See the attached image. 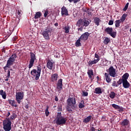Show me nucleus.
<instances>
[{
    "label": "nucleus",
    "instance_id": "f257e3e1",
    "mask_svg": "<svg viewBox=\"0 0 131 131\" xmlns=\"http://www.w3.org/2000/svg\"><path fill=\"white\" fill-rule=\"evenodd\" d=\"M107 73H104V77L106 80L107 83H110L112 79L110 78V76L112 77H116L117 76V74L116 73V70L114 69L113 66H111L108 69L106 70Z\"/></svg>",
    "mask_w": 131,
    "mask_h": 131
},
{
    "label": "nucleus",
    "instance_id": "f03ea898",
    "mask_svg": "<svg viewBox=\"0 0 131 131\" xmlns=\"http://www.w3.org/2000/svg\"><path fill=\"white\" fill-rule=\"evenodd\" d=\"M67 111L73 113V110L76 108V99L75 97H69L67 100Z\"/></svg>",
    "mask_w": 131,
    "mask_h": 131
},
{
    "label": "nucleus",
    "instance_id": "7ed1b4c3",
    "mask_svg": "<svg viewBox=\"0 0 131 131\" xmlns=\"http://www.w3.org/2000/svg\"><path fill=\"white\" fill-rule=\"evenodd\" d=\"M67 118L64 117L61 114V113H58L56 118V123L57 125H64L66 124Z\"/></svg>",
    "mask_w": 131,
    "mask_h": 131
},
{
    "label": "nucleus",
    "instance_id": "20e7f679",
    "mask_svg": "<svg viewBox=\"0 0 131 131\" xmlns=\"http://www.w3.org/2000/svg\"><path fill=\"white\" fill-rule=\"evenodd\" d=\"M41 72V66L39 64L37 66V70L36 69H33L31 72V74L32 76H34L35 80H38L40 76V73Z\"/></svg>",
    "mask_w": 131,
    "mask_h": 131
},
{
    "label": "nucleus",
    "instance_id": "39448f33",
    "mask_svg": "<svg viewBox=\"0 0 131 131\" xmlns=\"http://www.w3.org/2000/svg\"><path fill=\"white\" fill-rule=\"evenodd\" d=\"M16 58H17V54H13L8 59L6 66L3 68L5 72H6V71H7V70H8L7 68H10V67L12 66L13 65V64H14V62H15V60H16Z\"/></svg>",
    "mask_w": 131,
    "mask_h": 131
},
{
    "label": "nucleus",
    "instance_id": "423d86ee",
    "mask_svg": "<svg viewBox=\"0 0 131 131\" xmlns=\"http://www.w3.org/2000/svg\"><path fill=\"white\" fill-rule=\"evenodd\" d=\"M91 22V20L89 21V20L85 18L80 19L77 21L76 25L78 27H80V26L82 27H88V26L90 25Z\"/></svg>",
    "mask_w": 131,
    "mask_h": 131
},
{
    "label": "nucleus",
    "instance_id": "0eeeda50",
    "mask_svg": "<svg viewBox=\"0 0 131 131\" xmlns=\"http://www.w3.org/2000/svg\"><path fill=\"white\" fill-rule=\"evenodd\" d=\"M11 125H12V122H11V120H6L4 121L3 128L4 130L10 131L12 128V127H11Z\"/></svg>",
    "mask_w": 131,
    "mask_h": 131
},
{
    "label": "nucleus",
    "instance_id": "6e6552de",
    "mask_svg": "<svg viewBox=\"0 0 131 131\" xmlns=\"http://www.w3.org/2000/svg\"><path fill=\"white\" fill-rule=\"evenodd\" d=\"M104 31L107 33V34H109V35L112 36L113 38H115L116 37L117 33L115 31H113V28L107 27L104 29Z\"/></svg>",
    "mask_w": 131,
    "mask_h": 131
},
{
    "label": "nucleus",
    "instance_id": "1a4fd4ad",
    "mask_svg": "<svg viewBox=\"0 0 131 131\" xmlns=\"http://www.w3.org/2000/svg\"><path fill=\"white\" fill-rule=\"evenodd\" d=\"M129 77V74L128 73H125V77L123 82V86L124 89H128L130 86V84L127 81V79Z\"/></svg>",
    "mask_w": 131,
    "mask_h": 131
},
{
    "label": "nucleus",
    "instance_id": "9d476101",
    "mask_svg": "<svg viewBox=\"0 0 131 131\" xmlns=\"http://www.w3.org/2000/svg\"><path fill=\"white\" fill-rule=\"evenodd\" d=\"M36 60V56L35 54L33 52H30V63L29 64V69H30L32 67H33L34 64V61Z\"/></svg>",
    "mask_w": 131,
    "mask_h": 131
},
{
    "label": "nucleus",
    "instance_id": "9b49d317",
    "mask_svg": "<svg viewBox=\"0 0 131 131\" xmlns=\"http://www.w3.org/2000/svg\"><path fill=\"white\" fill-rule=\"evenodd\" d=\"M16 101L18 104H21V100H23L24 98V93L22 92H16L15 95Z\"/></svg>",
    "mask_w": 131,
    "mask_h": 131
},
{
    "label": "nucleus",
    "instance_id": "f8f14e48",
    "mask_svg": "<svg viewBox=\"0 0 131 131\" xmlns=\"http://www.w3.org/2000/svg\"><path fill=\"white\" fill-rule=\"evenodd\" d=\"M56 89L58 93H61V91L63 90V79H59L57 83Z\"/></svg>",
    "mask_w": 131,
    "mask_h": 131
},
{
    "label": "nucleus",
    "instance_id": "ddd939ff",
    "mask_svg": "<svg viewBox=\"0 0 131 131\" xmlns=\"http://www.w3.org/2000/svg\"><path fill=\"white\" fill-rule=\"evenodd\" d=\"M51 32V29L47 28V29L45 30V31H43L42 32V35H43L44 38L45 39H47V40H49L50 39V35L49 34V33Z\"/></svg>",
    "mask_w": 131,
    "mask_h": 131
},
{
    "label": "nucleus",
    "instance_id": "4468645a",
    "mask_svg": "<svg viewBox=\"0 0 131 131\" xmlns=\"http://www.w3.org/2000/svg\"><path fill=\"white\" fill-rule=\"evenodd\" d=\"M89 36H90V34L88 32H86L82 34L80 37H79L81 40H83V41H86L89 39Z\"/></svg>",
    "mask_w": 131,
    "mask_h": 131
},
{
    "label": "nucleus",
    "instance_id": "2eb2a0df",
    "mask_svg": "<svg viewBox=\"0 0 131 131\" xmlns=\"http://www.w3.org/2000/svg\"><path fill=\"white\" fill-rule=\"evenodd\" d=\"M61 16H70V14H68V10L65 6L61 8Z\"/></svg>",
    "mask_w": 131,
    "mask_h": 131
},
{
    "label": "nucleus",
    "instance_id": "dca6fc26",
    "mask_svg": "<svg viewBox=\"0 0 131 131\" xmlns=\"http://www.w3.org/2000/svg\"><path fill=\"white\" fill-rule=\"evenodd\" d=\"M87 73L91 81H93L94 80V77H93L94 76V71L93 70H88Z\"/></svg>",
    "mask_w": 131,
    "mask_h": 131
},
{
    "label": "nucleus",
    "instance_id": "f3484780",
    "mask_svg": "<svg viewBox=\"0 0 131 131\" xmlns=\"http://www.w3.org/2000/svg\"><path fill=\"white\" fill-rule=\"evenodd\" d=\"M47 67L50 70H52L54 67V64L51 60H49L47 63Z\"/></svg>",
    "mask_w": 131,
    "mask_h": 131
},
{
    "label": "nucleus",
    "instance_id": "a211bd4d",
    "mask_svg": "<svg viewBox=\"0 0 131 131\" xmlns=\"http://www.w3.org/2000/svg\"><path fill=\"white\" fill-rule=\"evenodd\" d=\"M57 80H58V74H52L51 77V81L54 82V81H57Z\"/></svg>",
    "mask_w": 131,
    "mask_h": 131
},
{
    "label": "nucleus",
    "instance_id": "6ab92c4d",
    "mask_svg": "<svg viewBox=\"0 0 131 131\" xmlns=\"http://www.w3.org/2000/svg\"><path fill=\"white\" fill-rule=\"evenodd\" d=\"M129 123V121L127 120V119H125L122 120V121L121 123V125L122 126H127L128 125V124Z\"/></svg>",
    "mask_w": 131,
    "mask_h": 131
},
{
    "label": "nucleus",
    "instance_id": "aec40b11",
    "mask_svg": "<svg viewBox=\"0 0 131 131\" xmlns=\"http://www.w3.org/2000/svg\"><path fill=\"white\" fill-rule=\"evenodd\" d=\"M94 94H97L100 95L103 92H102V89L100 87H97L95 88V91H94Z\"/></svg>",
    "mask_w": 131,
    "mask_h": 131
},
{
    "label": "nucleus",
    "instance_id": "412c9836",
    "mask_svg": "<svg viewBox=\"0 0 131 131\" xmlns=\"http://www.w3.org/2000/svg\"><path fill=\"white\" fill-rule=\"evenodd\" d=\"M8 102L10 105H11L12 107H17V102L15 100H12L11 99L8 100Z\"/></svg>",
    "mask_w": 131,
    "mask_h": 131
},
{
    "label": "nucleus",
    "instance_id": "4be33fe9",
    "mask_svg": "<svg viewBox=\"0 0 131 131\" xmlns=\"http://www.w3.org/2000/svg\"><path fill=\"white\" fill-rule=\"evenodd\" d=\"M125 77V73L122 76V78L119 79L117 82L118 85H120L122 83H123V80H124V77Z\"/></svg>",
    "mask_w": 131,
    "mask_h": 131
},
{
    "label": "nucleus",
    "instance_id": "5701e85b",
    "mask_svg": "<svg viewBox=\"0 0 131 131\" xmlns=\"http://www.w3.org/2000/svg\"><path fill=\"white\" fill-rule=\"evenodd\" d=\"M0 95L1 96H2L3 99L6 100L7 98V93H6V92H4V90H0Z\"/></svg>",
    "mask_w": 131,
    "mask_h": 131
},
{
    "label": "nucleus",
    "instance_id": "b1692460",
    "mask_svg": "<svg viewBox=\"0 0 131 131\" xmlns=\"http://www.w3.org/2000/svg\"><path fill=\"white\" fill-rule=\"evenodd\" d=\"M91 120H92V116H89L83 120V122L84 123H89Z\"/></svg>",
    "mask_w": 131,
    "mask_h": 131
},
{
    "label": "nucleus",
    "instance_id": "393cba45",
    "mask_svg": "<svg viewBox=\"0 0 131 131\" xmlns=\"http://www.w3.org/2000/svg\"><path fill=\"white\" fill-rule=\"evenodd\" d=\"M94 22L97 26H99L100 25V22H101V19L99 17H95Z\"/></svg>",
    "mask_w": 131,
    "mask_h": 131
},
{
    "label": "nucleus",
    "instance_id": "a878e982",
    "mask_svg": "<svg viewBox=\"0 0 131 131\" xmlns=\"http://www.w3.org/2000/svg\"><path fill=\"white\" fill-rule=\"evenodd\" d=\"M114 23L115 25V27L118 28L119 26H120V24L122 23V21L120 19H118L115 21Z\"/></svg>",
    "mask_w": 131,
    "mask_h": 131
},
{
    "label": "nucleus",
    "instance_id": "bb28decb",
    "mask_svg": "<svg viewBox=\"0 0 131 131\" xmlns=\"http://www.w3.org/2000/svg\"><path fill=\"white\" fill-rule=\"evenodd\" d=\"M82 41V40L80 38H79L75 42V46L77 47H81V43L80 42V41Z\"/></svg>",
    "mask_w": 131,
    "mask_h": 131
},
{
    "label": "nucleus",
    "instance_id": "cd10ccee",
    "mask_svg": "<svg viewBox=\"0 0 131 131\" xmlns=\"http://www.w3.org/2000/svg\"><path fill=\"white\" fill-rule=\"evenodd\" d=\"M41 16V12L38 11L36 13L34 16V19H39Z\"/></svg>",
    "mask_w": 131,
    "mask_h": 131
},
{
    "label": "nucleus",
    "instance_id": "c85d7f7f",
    "mask_svg": "<svg viewBox=\"0 0 131 131\" xmlns=\"http://www.w3.org/2000/svg\"><path fill=\"white\" fill-rule=\"evenodd\" d=\"M98 60H96V59H94V60L92 61H89L88 62V64L89 66H92V65H93L94 64H97V63H98Z\"/></svg>",
    "mask_w": 131,
    "mask_h": 131
},
{
    "label": "nucleus",
    "instance_id": "c756f323",
    "mask_svg": "<svg viewBox=\"0 0 131 131\" xmlns=\"http://www.w3.org/2000/svg\"><path fill=\"white\" fill-rule=\"evenodd\" d=\"M127 17V14H124L123 15H122L121 18L120 20L122 21V23H123L124 21H125V19Z\"/></svg>",
    "mask_w": 131,
    "mask_h": 131
},
{
    "label": "nucleus",
    "instance_id": "7c9ffc66",
    "mask_svg": "<svg viewBox=\"0 0 131 131\" xmlns=\"http://www.w3.org/2000/svg\"><path fill=\"white\" fill-rule=\"evenodd\" d=\"M110 41H111L110 38L106 37H105V38L103 41V43H104V45H107L108 43H109V42H110Z\"/></svg>",
    "mask_w": 131,
    "mask_h": 131
},
{
    "label": "nucleus",
    "instance_id": "2f4dec72",
    "mask_svg": "<svg viewBox=\"0 0 131 131\" xmlns=\"http://www.w3.org/2000/svg\"><path fill=\"white\" fill-rule=\"evenodd\" d=\"M115 96H116V93L114 92H111V93L110 94V98H111V99H114Z\"/></svg>",
    "mask_w": 131,
    "mask_h": 131
},
{
    "label": "nucleus",
    "instance_id": "473e14b6",
    "mask_svg": "<svg viewBox=\"0 0 131 131\" xmlns=\"http://www.w3.org/2000/svg\"><path fill=\"white\" fill-rule=\"evenodd\" d=\"M79 108H80V109H82V108H84V102L83 101V100H82V101H81V102H80L79 103Z\"/></svg>",
    "mask_w": 131,
    "mask_h": 131
},
{
    "label": "nucleus",
    "instance_id": "72a5a7b5",
    "mask_svg": "<svg viewBox=\"0 0 131 131\" xmlns=\"http://www.w3.org/2000/svg\"><path fill=\"white\" fill-rule=\"evenodd\" d=\"M46 116L48 117L49 116V114H50V112H49V105H47L46 110L45 111Z\"/></svg>",
    "mask_w": 131,
    "mask_h": 131
},
{
    "label": "nucleus",
    "instance_id": "f704fd0d",
    "mask_svg": "<svg viewBox=\"0 0 131 131\" xmlns=\"http://www.w3.org/2000/svg\"><path fill=\"white\" fill-rule=\"evenodd\" d=\"M112 86H113L114 88H118V84H117L116 81H113Z\"/></svg>",
    "mask_w": 131,
    "mask_h": 131
},
{
    "label": "nucleus",
    "instance_id": "c9c22d12",
    "mask_svg": "<svg viewBox=\"0 0 131 131\" xmlns=\"http://www.w3.org/2000/svg\"><path fill=\"white\" fill-rule=\"evenodd\" d=\"M112 106L113 108H114L116 110H118L120 107V106L115 104H112Z\"/></svg>",
    "mask_w": 131,
    "mask_h": 131
},
{
    "label": "nucleus",
    "instance_id": "e433bc0d",
    "mask_svg": "<svg viewBox=\"0 0 131 131\" xmlns=\"http://www.w3.org/2000/svg\"><path fill=\"white\" fill-rule=\"evenodd\" d=\"M69 3H73L74 4H77V3H79L80 0H68Z\"/></svg>",
    "mask_w": 131,
    "mask_h": 131
},
{
    "label": "nucleus",
    "instance_id": "4c0bfd02",
    "mask_svg": "<svg viewBox=\"0 0 131 131\" xmlns=\"http://www.w3.org/2000/svg\"><path fill=\"white\" fill-rule=\"evenodd\" d=\"M129 5V3H127L124 7V8H123V10L125 12V11H126V10H127V8H128V5Z\"/></svg>",
    "mask_w": 131,
    "mask_h": 131
},
{
    "label": "nucleus",
    "instance_id": "58836bf2",
    "mask_svg": "<svg viewBox=\"0 0 131 131\" xmlns=\"http://www.w3.org/2000/svg\"><path fill=\"white\" fill-rule=\"evenodd\" d=\"M95 58H96V59H95V60H97V62H99V61L100 60V56H99V55H98V54H97V53L95 54Z\"/></svg>",
    "mask_w": 131,
    "mask_h": 131
},
{
    "label": "nucleus",
    "instance_id": "ea45409f",
    "mask_svg": "<svg viewBox=\"0 0 131 131\" xmlns=\"http://www.w3.org/2000/svg\"><path fill=\"white\" fill-rule=\"evenodd\" d=\"M69 29H70V28L69 27H64V33H69Z\"/></svg>",
    "mask_w": 131,
    "mask_h": 131
},
{
    "label": "nucleus",
    "instance_id": "a19ab883",
    "mask_svg": "<svg viewBox=\"0 0 131 131\" xmlns=\"http://www.w3.org/2000/svg\"><path fill=\"white\" fill-rule=\"evenodd\" d=\"M85 12L87 13V14H89V15H92V10L90 9H86Z\"/></svg>",
    "mask_w": 131,
    "mask_h": 131
},
{
    "label": "nucleus",
    "instance_id": "79ce46f5",
    "mask_svg": "<svg viewBox=\"0 0 131 131\" xmlns=\"http://www.w3.org/2000/svg\"><path fill=\"white\" fill-rule=\"evenodd\" d=\"M57 111L58 112H62V106L58 105L57 106Z\"/></svg>",
    "mask_w": 131,
    "mask_h": 131
},
{
    "label": "nucleus",
    "instance_id": "37998d69",
    "mask_svg": "<svg viewBox=\"0 0 131 131\" xmlns=\"http://www.w3.org/2000/svg\"><path fill=\"white\" fill-rule=\"evenodd\" d=\"M17 18H20L21 17V15H22L21 14V12H20V11H17Z\"/></svg>",
    "mask_w": 131,
    "mask_h": 131
},
{
    "label": "nucleus",
    "instance_id": "c03bdc74",
    "mask_svg": "<svg viewBox=\"0 0 131 131\" xmlns=\"http://www.w3.org/2000/svg\"><path fill=\"white\" fill-rule=\"evenodd\" d=\"M10 74H11V71H10V70H8L7 78H10Z\"/></svg>",
    "mask_w": 131,
    "mask_h": 131
},
{
    "label": "nucleus",
    "instance_id": "a18cd8bd",
    "mask_svg": "<svg viewBox=\"0 0 131 131\" xmlns=\"http://www.w3.org/2000/svg\"><path fill=\"white\" fill-rule=\"evenodd\" d=\"M83 96H84V97H88V96H89V93H88V92H83Z\"/></svg>",
    "mask_w": 131,
    "mask_h": 131
},
{
    "label": "nucleus",
    "instance_id": "49530a36",
    "mask_svg": "<svg viewBox=\"0 0 131 131\" xmlns=\"http://www.w3.org/2000/svg\"><path fill=\"white\" fill-rule=\"evenodd\" d=\"M17 117V116L16 115V114H13L11 116V119H15Z\"/></svg>",
    "mask_w": 131,
    "mask_h": 131
},
{
    "label": "nucleus",
    "instance_id": "de8ad7c7",
    "mask_svg": "<svg viewBox=\"0 0 131 131\" xmlns=\"http://www.w3.org/2000/svg\"><path fill=\"white\" fill-rule=\"evenodd\" d=\"M48 14H49V11L48 10H46L44 13V17L46 18V17L48 16Z\"/></svg>",
    "mask_w": 131,
    "mask_h": 131
},
{
    "label": "nucleus",
    "instance_id": "09e8293b",
    "mask_svg": "<svg viewBox=\"0 0 131 131\" xmlns=\"http://www.w3.org/2000/svg\"><path fill=\"white\" fill-rule=\"evenodd\" d=\"M114 23V21L113 20H110L108 21V25H113Z\"/></svg>",
    "mask_w": 131,
    "mask_h": 131
},
{
    "label": "nucleus",
    "instance_id": "8fccbe9b",
    "mask_svg": "<svg viewBox=\"0 0 131 131\" xmlns=\"http://www.w3.org/2000/svg\"><path fill=\"white\" fill-rule=\"evenodd\" d=\"M119 112H123V107L119 106V108L118 109Z\"/></svg>",
    "mask_w": 131,
    "mask_h": 131
},
{
    "label": "nucleus",
    "instance_id": "3c124183",
    "mask_svg": "<svg viewBox=\"0 0 131 131\" xmlns=\"http://www.w3.org/2000/svg\"><path fill=\"white\" fill-rule=\"evenodd\" d=\"M82 29H83V27H81L80 28H78V31H82Z\"/></svg>",
    "mask_w": 131,
    "mask_h": 131
},
{
    "label": "nucleus",
    "instance_id": "603ef678",
    "mask_svg": "<svg viewBox=\"0 0 131 131\" xmlns=\"http://www.w3.org/2000/svg\"><path fill=\"white\" fill-rule=\"evenodd\" d=\"M90 131H95V127H91L90 128Z\"/></svg>",
    "mask_w": 131,
    "mask_h": 131
},
{
    "label": "nucleus",
    "instance_id": "864d4df0",
    "mask_svg": "<svg viewBox=\"0 0 131 131\" xmlns=\"http://www.w3.org/2000/svg\"><path fill=\"white\" fill-rule=\"evenodd\" d=\"M25 107L26 109H28V108H29V105H28V104H26L25 106Z\"/></svg>",
    "mask_w": 131,
    "mask_h": 131
},
{
    "label": "nucleus",
    "instance_id": "5fc2aeb1",
    "mask_svg": "<svg viewBox=\"0 0 131 131\" xmlns=\"http://www.w3.org/2000/svg\"><path fill=\"white\" fill-rule=\"evenodd\" d=\"M9 115H11V113H10V112H8L7 114V117H9Z\"/></svg>",
    "mask_w": 131,
    "mask_h": 131
},
{
    "label": "nucleus",
    "instance_id": "6e6d98bb",
    "mask_svg": "<svg viewBox=\"0 0 131 131\" xmlns=\"http://www.w3.org/2000/svg\"><path fill=\"white\" fill-rule=\"evenodd\" d=\"M101 119L105 120V119H106V116H102L101 118Z\"/></svg>",
    "mask_w": 131,
    "mask_h": 131
},
{
    "label": "nucleus",
    "instance_id": "4d7b16f0",
    "mask_svg": "<svg viewBox=\"0 0 131 131\" xmlns=\"http://www.w3.org/2000/svg\"><path fill=\"white\" fill-rule=\"evenodd\" d=\"M55 102H58V97H55Z\"/></svg>",
    "mask_w": 131,
    "mask_h": 131
},
{
    "label": "nucleus",
    "instance_id": "13d9d810",
    "mask_svg": "<svg viewBox=\"0 0 131 131\" xmlns=\"http://www.w3.org/2000/svg\"><path fill=\"white\" fill-rule=\"evenodd\" d=\"M59 25V24H58V23H56L54 24V26H55L56 27H58Z\"/></svg>",
    "mask_w": 131,
    "mask_h": 131
},
{
    "label": "nucleus",
    "instance_id": "bf43d9fd",
    "mask_svg": "<svg viewBox=\"0 0 131 131\" xmlns=\"http://www.w3.org/2000/svg\"><path fill=\"white\" fill-rule=\"evenodd\" d=\"M120 130L121 131H126V129H125V128H121Z\"/></svg>",
    "mask_w": 131,
    "mask_h": 131
},
{
    "label": "nucleus",
    "instance_id": "052dcab7",
    "mask_svg": "<svg viewBox=\"0 0 131 131\" xmlns=\"http://www.w3.org/2000/svg\"><path fill=\"white\" fill-rule=\"evenodd\" d=\"M5 81H9V78H7V79H5Z\"/></svg>",
    "mask_w": 131,
    "mask_h": 131
},
{
    "label": "nucleus",
    "instance_id": "680f3d73",
    "mask_svg": "<svg viewBox=\"0 0 131 131\" xmlns=\"http://www.w3.org/2000/svg\"><path fill=\"white\" fill-rule=\"evenodd\" d=\"M101 130H102V129L99 128L98 129V131H101Z\"/></svg>",
    "mask_w": 131,
    "mask_h": 131
},
{
    "label": "nucleus",
    "instance_id": "e2e57ef3",
    "mask_svg": "<svg viewBox=\"0 0 131 131\" xmlns=\"http://www.w3.org/2000/svg\"><path fill=\"white\" fill-rule=\"evenodd\" d=\"M55 128L54 127L52 128V130H50V131H54Z\"/></svg>",
    "mask_w": 131,
    "mask_h": 131
},
{
    "label": "nucleus",
    "instance_id": "0e129e2a",
    "mask_svg": "<svg viewBox=\"0 0 131 131\" xmlns=\"http://www.w3.org/2000/svg\"><path fill=\"white\" fill-rule=\"evenodd\" d=\"M96 78H97V79H99V76H97V77H96Z\"/></svg>",
    "mask_w": 131,
    "mask_h": 131
},
{
    "label": "nucleus",
    "instance_id": "69168bd1",
    "mask_svg": "<svg viewBox=\"0 0 131 131\" xmlns=\"http://www.w3.org/2000/svg\"><path fill=\"white\" fill-rule=\"evenodd\" d=\"M53 107L54 108H55V107H57V106L55 105V106H54Z\"/></svg>",
    "mask_w": 131,
    "mask_h": 131
}]
</instances>
